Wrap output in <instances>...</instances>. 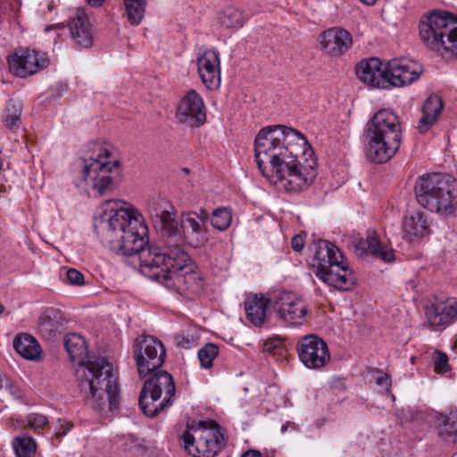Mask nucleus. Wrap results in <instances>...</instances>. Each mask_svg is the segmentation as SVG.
I'll return each instance as SVG.
<instances>
[{
	"mask_svg": "<svg viewBox=\"0 0 457 457\" xmlns=\"http://www.w3.org/2000/svg\"><path fill=\"white\" fill-rule=\"evenodd\" d=\"M101 213L96 218L95 230L104 245L123 256L138 255L139 265L157 263L168 260L177 265L187 260L182 247V237L176 220L177 212L171 204L162 197L148 204L151 219L159 224L162 246H147L148 228L141 215L128 203L107 200L100 206Z\"/></svg>",
	"mask_w": 457,
	"mask_h": 457,
	"instance_id": "obj_1",
	"label": "nucleus"
},
{
	"mask_svg": "<svg viewBox=\"0 0 457 457\" xmlns=\"http://www.w3.org/2000/svg\"><path fill=\"white\" fill-rule=\"evenodd\" d=\"M63 344L71 361L79 363L76 376L81 392L96 402L97 409H103L107 401L110 411L117 410L120 385L113 365L104 357L89 359L86 341L77 333L67 334Z\"/></svg>",
	"mask_w": 457,
	"mask_h": 457,
	"instance_id": "obj_2",
	"label": "nucleus"
},
{
	"mask_svg": "<svg viewBox=\"0 0 457 457\" xmlns=\"http://www.w3.org/2000/svg\"><path fill=\"white\" fill-rule=\"evenodd\" d=\"M290 146L279 155L278 161L268 164L267 179L287 192L306 189L316 178L317 160L306 137L289 135Z\"/></svg>",
	"mask_w": 457,
	"mask_h": 457,
	"instance_id": "obj_3",
	"label": "nucleus"
},
{
	"mask_svg": "<svg viewBox=\"0 0 457 457\" xmlns=\"http://www.w3.org/2000/svg\"><path fill=\"white\" fill-rule=\"evenodd\" d=\"M365 140V152L370 162H388L402 143L401 123L396 114L388 109L378 111L366 125Z\"/></svg>",
	"mask_w": 457,
	"mask_h": 457,
	"instance_id": "obj_4",
	"label": "nucleus"
},
{
	"mask_svg": "<svg viewBox=\"0 0 457 457\" xmlns=\"http://www.w3.org/2000/svg\"><path fill=\"white\" fill-rule=\"evenodd\" d=\"M165 259L164 262L157 263L139 265L141 273L187 297H193L203 292L204 278L189 266L191 259L188 254L187 260L181 265H177V262L173 259L168 260V257Z\"/></svg>",
	"mask_w": 457,
	"mask_h": 457,
	"instance_id": "obj_5",
	"label": "nucleus"
},
{
	"mask_svg": "<svg viewBox=\"0 0 457 457\" xmlns=\"http://www.w3.org/2000/svg\"><path fill=\"white\" fill-rule=\"evenodd\" d=\"M417 202L430 212L450 216L457 206V181L444 173L420 177L414 187Z\"/></svg>",
	"mask_w": 457,
	"mask_h": 457,
	"instance_id": "obj_6",
	"label": "nucleus"
},
{
	"mask_svg": "<svg viewBox=\"0 0 457 457\" xmlns=\"http://www.w3.org/2000/svg\"><path fill=\"white\" fill-rule=\"evenodd\" d=\"M315 273L323 282L338 290H349L355 278L349 270L340 249L327 240L320 239L313 245Z\"/></svg>",
	"mask_w": 457,
	"mask_h": 457,
	"instance_id": "obj_7",
	"label": "nucleus"
},
{
	"mask_svg": "<svg viewBox=\"0 0 457 457\" xmlns=\"http://www.w3.org/2000/svg\"><path fill=\"white\" fill-rule=\"evenodd\" d=\"M297 137L303 135L292 128L284 125L268 126L262 129L254 140L255 161L262 175H266L268 164L278 161L286 148L292 145L289 143V135Z\"/></svg>",
	"mask_w": 457,
	"mask_h": 457,
	"instance_id": "obj_8",
	"label": "nucleus"
},
{
	"mask_svg": "<svg viewBox=\"0 0 457 457\" xmlns=\"http://www.w3.org/2000/svg\"><path fill=\"white\" fill-rule=\"evenodd\" d=\"M150 374L152 376L145 382L141 389L138 404L144 414L154 417L161 411L171 405V398L175 395L176 386L172 376L165 370H157Z\"/></svg>",
	"mask_w": 457,
	"mask_h": 457,
	"instance_id": "obj_9",
	"label": "nucleus"
},
{
	"mask_svg": "<svg viewBox=\"0 0 457 457\" xmlns=\"http://www.w3.org/2000/svg\"><path fill=\"white\" fill-rule=\"evenodd\" d=\"M182 437L186 450L194 457H214L224 447L223 434L213 420L188 425Z\"/></svg>",
	"mask_w": 457,
	"mask_h": 457,
	"instance_id": "obj_10",
	"label": "nucleus"
},
{
	"mask_svg": "<svg viewBox=\"0 0 457 457\" xmlns=\"http://www.w3.org/2000/svg\"><path fill=\"white\" fill-rule=\"evenodd\" d=\"M132 357L138 375L146 377L162 366L166 352L163 344L159 339L152 336L141 335L134 341Z\"/></svg>",
	"mask_w": 457,
	"mask_h": 457,
	"instance_id": "obj_11",
	"label": "nucleus"
},
{
	"mask_svg": "<svg viewBox=\"0 0 457 457\" xmlns=\"http://www.w3.org/2000/svg\"><path fill=\"white\" fill-rule=\"evenodd\" d=\"M90 146L93 148V154L88 160L85 157L82 158L84 162L82 179L99 195H103L112 185V179L109 175L112 167L109 166V163L101 162L100 159L107 158L111 153L96 142L91 143Z\"/></svg>",
	"mask_w": 457,
	"mask_h": 457,
	"instance_id": "obj_12",
	"label": "nucleus"
},
{
	"mask_svg": "<svg viewBox=\"0 0 457 457\" xmlns=\"http://www.w3.org/2000/svg\"><path fill=\"white\" fill-rule=\"evenodd\" d=\"M453 14L441 10L432 11L423 16L420 22V36L430 50L442 52L449 27L453 26Z\"/></svg>",
	"mask_w": 457,
	"mask_h": 457,
	"instance_id": "obj_13",
	"label": "nucleus"
},
{
	"mask_svg": "<svg viewBox=\"0 0 457 457\" xmlns=\"http://www.w3.org/2000/svg\"><path fill=\"white\" fill-rule=\"evenodd\" d=\"M277 318L287 326H301L306 320L307 305L292 292L278 293L271 301Z\"/></svg>",
	"mask_w": 457,
	"mask_h": 457,
	"instance_id": "obj_14",
	"label": "nucleus"
},
{
	"mask_svg": "<svg viewBox=\"0 0 457 457\" xmlns=\"http://www.w3.org/2000/svg\"><path fill=\"white\" fill-rule=\"evenodd\" d=\"M208 213L205 210L200 212H181L180 228L182 244L185 242L193 248H201L208 242L206 221Z\"/></svg>",
	"mask_w": 457,
	"mask_h": 457,
	"instance_id": "obj_15",
	"label": "nucleus"
},
{
	"mask_svg": "<svg viewBox=\"0 0 457 457\" xmlns=\"http://www.w3.org/2000/svg\"><path fill=\"white\" fill-rule=\"evenodd\" d=\"M48 64L46 54L29 49H19L8 58L11 73L20 78L34 75Z\"/></svg>",
	"mask_w": 457,
	"mask_h": 457,
	"instance_id": "obj_16",
	"label": "nucleus"
},
{
	"mask_svg": "<svg viewBox=\"0 0 457 457\" xmlns=\"http://www.w3.org/2000/svg\"><path fill=\"white\" fill-rule=\"evenodd\" d=\"M296 347L301 361L309 369H320L330 360L326 342L316 335L303 337Z\"/></svg>",
	"mask_w": 457,
	"mask_h": 457,
	"instance_id": "obj_17",
	"label": "nucleus"
},
{
	"mask_svg": "<svg viewBox=\"0 0 457 457\" xmlns=\"http://www.w3.org/2000/svg\"><path fill=\"white\" fill-rule=\"evenodd\" d=\"M175 117L186 126H202L206 120V114L201 96L195 90H190L179 103Z\"/></svg>",
	"mask_w": 457,
	"mask_h": 457,
	"instance_id": "obj_18",
	"label": "nucleus"
},
{
	"mask_svg": "<svg viewBox=\"0 0 457 457\" xmlns=\"http://www.w3.org/2000/svg\"><path fill=\"white\" fill-rule=\"evenodd\" d=\"M353 245L361 256L372 255L385 262L395 260L394 250L387 245L383 244L373 229L367 230L366 237L354 240Z\"/></svg>",
	"mask_w": 457,
	"mask_h": 457,
	"instance_id": "obj_19",
	"label": "nucleus"
},
{
	"mask_svg": "<svg viewBox=\"0 0 457 457\" xmlns=\"http://www.w3.org/2000/svg\"><path fill=\"white\" fill-rule=\"evenodd\" d=\"M386 64L378 58H370L360 62L356 66L358 79L378 88H388Z\"/></svg>",
	"mask_w": 457,
	"mask_h": 457,
	"instance_id": "obj_20",
	"label": "nucleus"
},
{
	"mask_svg": "<svg viewBox=\"0 0 457 457\" xmlns=\"http://www.w3.org/2000/svg\"><path fill=\"white\" fill-rule=\"evenodd\" d=\"M425 314L432 328H445L457 319V300H436L426 307Z\"/></svg>",
	"mask_w": 457,
	"mask_h": 457,
	"instance_id": "obj_21",
	"label": "nucleus"
},
{
	"mask_svg": "<svg viewBox=\"0 0 457 457\" xmlns=\"http://www.w3.org/2000/svg\"><path fill=\"white\" fill-rule=\"evenodd\" d=\"M220 62L219 53L206 50L197 58L198 73L208 89H217L220 85Z\"/></svg>",
	"mask_w": 457,
	"mask_h": 457,
	"instance_id": "obj_22",
	"label": "nucleus"
},
{
	"mask_svg": "<svg viewBox=\"0 0 457 457\" xmlns=\"http://www.w3.org/2000/svg\"><path fill=\"white\" fill-rule=\"evenodd\" d=\"M320 37L321 49L332 56H340L345 54L353 45L351 33L339 27L325 30Z\"/></svg>",
	"mask_w": 457,
	"mask_h": 457,
	"instance_id": "obj_23",
	"label": "nucleus"
},
{
	"mask_svg": "<svg viewBox=\"0 0 457 457\" xmlns=\"http://www.w3.org/2000/svg\"><path fill=\"white\" fill-rule=\"evenodd\" d=\"M71 38L77 46L89 48L94 36L89 17L85 9H78L76 15L68 23Z\"/></svg>",
	"mask_w": 457,
	"mask_h": 457,
	"instance_id": "obj_24",
	"label": "nucleus"
},
{
	"mask_svg": "<svg viewBox=\"0 0 457 457\" xmlns=\"http://www.w3.org/2000/svg\"><path fill=\"white\" fill-rule=\"evenodd\" d=\"M388 87H404L417 80L420 72L411 69L404 59H394L386 63V73Z\"/></svg>",
	"mask_w": 457,
	"mask_h": 457,
	"instance_id": "obj_25",
	"label": "nucleus"
},
{
	"mask_svg": "<svg viewBox=\"0 0 457 457\" xmlns=\"http://www.w3.org/2000/svg\"><path fill=\"white\" fill-rule=\"evenodd\" d=\"M403 228V237L413 242L430 233V222L424 212H417L404 218Z\"/></svg>",
	"mask_w": 457,
	"mask_h": 457,
	"instance_id": "obj_26",
	"label": "nucleus"
},
{
	"mask_svg": "<svg viewBox=\"0 0 457 457\" xmlns=\"http://www.w3.org/2000/svg\"><path fill=\"white\" fill-rule=\"evenodd\" d=\"M272 299L264 295H253L245 302V312L247 320L256 327H261L266 319V311L269 305L271 306Z\"/></svg>",
	"mask_w": 457,
	"mask_h": 457,
	"instance_id": "obj_27",
	"label": "nucleus"
},
{
	"mask_svg": "<svg viewBox=\"0 0 457 457\" xmlns=\"http://www.w3.org/2000/svg\"><path fill=\"white\" fill-rule=\"evenodd\" d=\"M15 351L24 359L30 361H39L41 355V347L35 337L29 334H20L13 340Z\"/></svg>",
	"mask_w": 457,
	"mask_h": 457,
	"instance_id": "obj_28",
	"label": "nucleus"
},
{
	"mask_svg": "<svg viewBox=\"0 0 457 457\" xmlns=\"http://www.w3.org/2000/svg\"><path fill=\"white\" fill-rule=\"evenodd\" d=\"M437 422L439 436L446 441L457 442V412H451L449 416L441 415Z\"/></svg>",
	"mask_w": 457,
	"mask_h": 457,
	"instance_id": "obj_29",
	"label": "nucleus"
},
{
	"mask_svg": "<svg viewBox=\"0 0 457 457\" xmlns=\"http://www.w3.org/2000/svg\"><path fill=\"white\" fill-rule=\"evenodd\" d=\"M246 21L247 17L245 15L244 12L234 6L227 7L220 14L221 25L228 29H240Z\"/></svg>",
	"mask_w": 457,
	"mask_h": 457,
	"instance_id": "obj_30",
	"label": "nucleus"
},
{
	"mask_svg": "<svg viewBox=\"0 0 457 457\" xmlns=\"http://www.w3.org/2000/svg\"><path fill=\"white\" fill-rule=\"evenodd\" d=\"M127 19L131 25H138L144 18L145 0H124Z\"/></svg>",
	"mask_w": 457,
	"mask_h": 457,
	"instance_id": "obj_31",
	"label": "nucleus"
},
{
	"mask_svg": "<svg viewBox=\"0 0 457 457\" xmlns=\"http://www.w3.org/2000/svg\"><path fill=\"white\" fill-rule=\"evenodd\" d=\"M17 457H32L36 452V442L31 436H17L12 443Z\"/></svg>",
	"mask_w": 457,
	"mask_h": 457,
	"instance_id": "obj_32",
	"label": "nucleus"
},
{
	"mask_svg": "<svg viewBox=\"0 0 457 457\" xmlns=\"http://www.w3.org/2000/svg\"><path fill=\"white\" fill-rule=\"evenodd\" d=\"M21 104L12 99L6 105V112L4 116V123L10 129L18 128L21 121Z\"/></svg>",
	"mask_w": 457,
	"mask_h": 457,
	"instance_id": "obj_33",
	"label": "nucleus"
},
{
	"mask_svg": "<svg viewBox=\"0 0 457 457\" xmlns=\"http://www.w3.org/2000/svg\"><path fill=\"white\" fill-rule=\"evenodd\" d=\"M232 220L231 212L228 208H218L212 213L211 223L218 230H226Z\"/></svg>",
	"mask_w": 457,
	"mask_h": 457,
	"instance_id": "obj_34",
	"label": "nucleus"
},
{
	"mask_svg": "<svg viewBox=\"0 0 457 457\" xmlns=\"http://www.w3.org/2000/svg\"><path fill=\"white\" fill-rule=\"evenodd\" d=\"M219 354V347L215 344L208 343L198 351V359L200 364L204 369H209L212 366L213 360Z\"/></svg>",
	"mask_w": 457,
	"mask_h": 457,
	"instance_id": "obj_35",
	"label": "nucleus"
},
{
	"mask_svg": "<svg viewBox=\"0 0 457 457\" xmlns=\"http://www.w3.org/2000/svg\"><path fill=\"white\" fill-rule=\"evenodd\" d=\"M443 107L444 104L442 98L437 95H432L425 101L422 110L425 114L431 115L437 120Z\"/></svg>",
	"mask_w": 457,
	"mask_h": 457,
	"instance_id": "obj_36",
	"label": "nucleus"
},
{
	"mask_svg": "<svg viewBox=\"0 0 457 457\" xmlns=\"http://www.w3.org/2000/svg\"><path fill=\"white\" fill-rule=\"evenodd\" d=\"M443 51L451 52L453 54L457 55V21L454 17L453 18V26L449 27L445 40V47H442Z\"/></svg>",
	"mask_w": 457,
	"mask_h": 457,
	"instance_id": "obj_37",
	"label": "nucleus"
},
{
	"mask_svg": "<svg viewBox=\"0 0 457 457\" xmlns=\"http://www.w3.org/2000/svg\"><path fill=\"white\" fill-rule=\"evenodd\" d=\"M435 371L440 374H445L450 370L448 364V356L446 353L436 351L433 357Z\"/></svg>",
	"mask_w": 457,
	"mask_h": 457,
	"instance_id": "obj_38",
	"label": "nucleus"
},
{
	"mask_svg": "<svg viewBox=\"0 0 457 457\" xmlns=\"http://www.w3.org/2000/svg\"><path fill=\"white\" fill-rule=\"evenodd\" d=\"M28 426L34 428H42L47 423V419L42 414H29L27 417Z\"/></svg>",
	"mask_w": 457,
	"mask_h": 457,
	"instance_id": "obj_39",
	"label": "nucleus"
},
{
	"mask_svg": "<svg viewBox=\"0 0 457 457\" xmlns=\"http://www.w3.org/2000/svg\"><path fill=\"white\" fill-rule=\"evenodd\" d=\"M66 278L71 285H74V286L84 285L83 274L75 269H69L66 271Z\"/></svg>",
	"mask_w": 457,
	"mask_h": 457,
	"instance_id": "obj_40",
	"label": "nucleus"
},
{
	"mask_svg": "<svg viewBox=\"0 0 457 457\" xmlns=\"http://www.w3.org/2000/svg\"><path fill=\"white\" fill-rule=\"evenodd\" d=\"M436 120H437L435 117L428 114H425V112H423V115L418 123L419 131L420 133L427 132Z\"/></svg>",
	"mask_w": 457,
	"mask_h": 457,
	"instance_id": "obj_41",
	"label": "nucleus"
},
{
	"mask_svg": "<svg viewBox=\"0 0 457 457\" xmlns=\"http://www.w3.org/2000/svg\"><path fill=\"white\" fill-rule=\"evenodd\" d=\"M280 342L278 339H268L265 341L263 345V352L271 353L274 352V354L277 353V351H280Z\"/></svg>",
	"mask_w": 457,
	"mask_h": 457,
	"instance_id": "obj_42",
	"label": "nucleus"
},
{
	"mask_svg": "<svg viewBox=\"0 0 457 457\" xmlns=\"http://www.w3.org/2000/svg\"><path fill=\"white\" fill-rule=\"evenodd\" d=\"M40 330L42 333H48L51 335L54 330L55 327L54 323L51 321L49 317H41L40 318Z\"/></svg>",
	"mask_w": 457,
	"mask_h": 457,
	"instance_id": "obj_43",
	"label": "nucleus"
},
{
	"mask_svg": "<svg viewBox=\"0 0 457 457\" xmlns=\"http://www.w3.org/2000/svg\"><path fill=\"white\" fill-rule=\"evenodd\" d=\"M291 246L294 251L301 252L304 246V239L301 235H295L291 240Z\"/></svg>",
	"mask_w": 457,
	"mask_h": 457,
	"instance_id": "obj_44",
	"label": "nucleus"
},
{
	"mask_svg": "<svg viewBox=\"0 0 457 457\" xmlns=\"http://www.w3.org/2000/svg\"><path fill=\"white\" fill-rule=\"evenodd\" d=\"M376 384L378 386H384L386 390L388 391L391 386L390 377L386 373H383L377 378Z\"/></svg>",
	"mask_w": 457,
	"mask_h": 457,
	"instance_id": "obj_45",
	"label": "nucleus"
},
{
	"mask_svg": "<svg viewBox=\"0 0 457 457\" xmlns=\"http://www.w3.org/2000/svg\"><path fill=\"white\" fill-rule=\"evenodd\" d=\"M175 341H176L178 346L184 347V348H190V346L192 345L191 340L187 338L183 335H176Z\"/></svg>",
	"mask_w": 457,
	"mask_h": 457,
	"instance_id": "obj_46",
	"label": "nucleus"
},
{
	"mask_svg": "<svg viewBox=\"0 0 457 457\" xmlns=\"http://www.w3.org/2000/svg\"><path fill=\"white\" fill-rule=\"evenodd\" d=\"M65 28V25L63 23H56L46 26L45 32H49L51 30H60Z\"/></svg>",
	"mask_w": 457,
	"mask_h": 457,
	"instance_id": "obj_47",
	"label": "nucleus"
},
{
	"mask_svg": "<svg viewBox=\"0 0 457 457\" xmlns=\"http://www.w3.org/2000/svg\"><path fill=\"white\" fill-rule=\"evenodd\" d=\"M241 457H262V454L257 450H248Z\"/></svg>",
	"mask_w": 457,
	"mask_h": 457,
	"instance_id": "obj_48",
	"label": "nucleus"
},
{
	"mask_svg": "<svg viewBox=\"0 0 457 457\" xmlns=\"http://www.w3.org/2000/svg\"><path fill=\"white\" fill-rule=\"evenodd\" d=\"M87 4L93 7H98L103 4L104 0H87Z\"/></svg>",
	"mask_w": 457,
	"mask_h": 457,
	"instance_id": "obj_49",
	"label": "nucleus"
},
{
	"mask_svg": "<svg viewBox=\"0 0 457 457\" xmlns=\"http://www.w3.org/2000/svg\"><path fill=\"white\" fill-rule=\"evenodd\" d=\"M360 1L367 5H373L377 2V0H360Z\"/></svg>",
	"mask_w": 457,
	"mask_h": 457,
	"instance_id": "obj_50",
	"label": "nucleus"
},
{
	"mask_svg": "<svg viewBox=\"0 0 457 457\" xmlns=\"http://www.w3.org/2000/svg\"><path fill=\"white\" fill-rule=\"evenodd\" d=\"M288 422L284 424L282 427H281V432L282 433H285L287 430V428H288Z\"/></svg>",
	"mask_w": 457,
	"mask_h": 457,
	"instance_id": "obj_51",
	"label": "nucleus"
},
{
	"mask_svg": "<svg viewBox=\"0 0 457 457\" xmlns=\"http://www.w3.org/2000/svg\"><path fill=\"white\" fill-rule=\"evenodd\" d=\"M119 165H120V162L116 161L113 162L112 167H119Z\"/></svg>",
	"mask_w": 457,
	"mask_h": 457,
	"instance_id": "obj_52",
	"label": "nucleus"
},
{
	"mask_svg": "<svg viewBox=\"0 0 457 457\" xmlns=\"http://www.w3.org/2000/svg\"><path fill=\"white\" fill-rule=\"evenodd\" d=\"M4 307L0 303V314L4 312Z\"/></svg>",
	"mask_w": 457,
	"mask_h": 457,
	"instance_id": "obj_53",
	"label": "nucleus"
}]
</instances>
